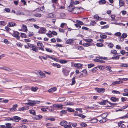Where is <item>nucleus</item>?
Returning <instances> with one entry per match:
<instances>
[{"label":"nucleus","mask_w":128,"mask_h":128,"mask_svg":"<svg viewBox=\"0 0 128 128\" xmlns=\"http://www.w3.org/2000/svg\"><path fill=\"white\" fill-rule=\"evenodd\" d=\"M52 65L54 66H56L58 68H60L61 67L60 65L57 63H54Z\"/></svg>","instance_id":"25"},{"label":"nucleus","mask_w":128,"mask_h":128,"mask_svg":"<svg viewBox=\"0 0 128 128\" xmlns=\"http://www.w3.org/2000/svg\"><path fill=\"white\" fill-rule=\"evenodd\" d=\"M5 124L6 125V126H5L4 125H0V127L2 128H8V124L6 123Z\"/></svg>","instance_id":"55"},{"label":"nucleus","mask_w":128,"mask_h":128,"mask_svg":"<svg viewBox=\"0 0 128 128\" xmlns=\"http://www.w3.org/2000/svg\"><path fill=\"white\" fill-rule=\"evenodd\" d=\"M108 102V101L106 100H103L101 102H99V104L101 105H104L106 104V103Z\"/></svg>","instance_id":"17"},{"label":"nucleus","mask_w":128,"mask_h":128,"mask_svg":"<svg viewBox=\"0 0 128 128\" xmlns=\"http://www.w3.org/2000/svg\"><path fill=\"white\" fill-rule=\"evenodd\" d=\"M81 126L82 127H86L87 126V124L84 122H82L80 124Z\"/></svg>","instance_id":"50"},{"label":"nucleus","mask_w":128,"mask_h":128,"mask_svg":"<svg viewBox=\"0 0 128 128\" xmlns=\"http://www.w3.org/2000/svg\"><path fill=\"white\" fill-rule=\"evenodd\" d=\"M120 56V55L119 56H116L113 57L112 58V59H115V60H116V59H118L119 58V56Z\"/></svg>","instance_id":"53"},{"label":"nucleus","mask_w":128,"mask_h":128,"mask_svg":"<svg viewBox=\"0 0 128 128\" xmlns=\"http://www.w3.org/2000/svg\"><path fill=\"white\" fill-rule=\"evenodd\" d=\"M94 18L95 19L99 20L100 17L97 14H96L94 16Z\"/></svg>","instance_id":"56"},{"label":"nucleus","mask_w":128,"mask_h":128,"mask_svg":"<svg viewBox=\"0 0 128 128\" xmlns=\"http://www.w3.org/2000/svg\"><path fill=\"white\" fill-rule=\"evenodd\" d=\"M38 88L36 87L33 86L31 88V90L34 92L38 90Z\"/></svg>","instance_id":"34"},{"label":"nucleus","mask_w":128,"mask_h":128,"mask_svg":"<svg viewBox=\"0 0 128 128\" xmlns=\"http://www.w3.org/2000/svg\"><path fill=\"white\" fill-rule=\"evenodd\" d=\"M74 66L75 67H77L78 68H80L82 67V64L80 63L75 64H74Z\"/></svg>","instance_id":"21"},{"label":"nucleus","mask_w":128,"mask_h":128,"mask_svg":"<svg viewBox=\"0 0 128 128\" xmlns=\"http://www.w3.org/2000/svg\"><path fill=\"white\" fill-rule=\"evenodd\" d=\"M60 125L62 126H64L68 124V122L64 120H63L60 122Z\"/></svg>","instance_id":"16"},{"label":"nucleus","mask_w":128,"mask_h":128,"mask_svg":"<svg viewBox=\"0 0 128 128\" xmlns=\"http://www.w3.org/2000/svg\"><path fill=\"white\" fill-rule=\"evenodd\" d=\"M81 8L80 7H74L72 12L73 13L77 14L78 13V11H79Z\"/></svg>","instance_id":"4"},{"label":"nucleus","mask_w":128,"mask_h":128,"mask_svg":"<svg viewBox=\"0 0 128 128\" xmlns=\"http://www.w3.org/2000/svg\"><path fill=\"white\" fill-rule=\"evenodd\" d=\"M34 16L38 17H40L41 16V14H40L36 13L34 14Z\"/></svg>","instance_id":"52"},{"label":"nucleus","mask_w":128,"mask_h":128,"mask_svg":"<svg viewBox=\"0 0 128 128\" xmlns=\"http://www.w3.org/2000/svg\"><path fill=\"white\" fill-rule=\"evenodd\" d=\"M83 40L88 43H92L91 42L92 41V40L90 38H83Z\"/></svg>","instance_id":"18"},{"label":"nucleus","mask_w":128,"mask_h":128,"mask_svg":"<svg viewBox=\"0 0 128 128\" xmlns=\"http://www.w3.org/2000/svg\"><path fill=\"white\" fill-rule=\"evenodd\" d=\"M21 36L22 38H25L26 37V34L24 33H21Z\"/></svg>","instance_id":"59"},{"label":"nucleus","mask_w":128,"mask_h":128,"mask_svg":"<svg viewBox=\"0 0 128 128\" xmlns=\"http://www.w3.org/2000/svg\"><path fill=\"white\" fill-rule=\"evenodd\" d=\"M76 24H80L81 25H83L84 24V23L82 22L79 20H76Z\"/></svg>","instance_id":"32"},{"label":"nucleus","mask_w":128,"mask_h":128,"mask_svg":"<svg viewBox=\"0 0 128 128\" xmlns=\"http://www.w3.org/2000/svg\"><path fill=\"white\" fill-rule=\"evenodd\" d=\"M119 3L120 6H122L124 5V2L122 0H120Z\"/></svg>","instance_id":"42"},{"label":"nucleus","mask_w":128,"mask_h":128,"mask_svg":"<svg viewBox=\"0 0 128 128\" xmlns=\"http://www.w3.org/2000/svg\"><path fill=\"white\" fill-rule=\"evenodd\" d=\"M94 44V43H88L86 42V43L83 44L82 45L85 47H87L93 45Z\"/></svg>","instance_id":"6"},{"label":"nucleus","mask_w":128,"mask_h":128,"mask_svg":"<svg viewBox=\"0 0 128 128\" xmlns=\"http://www.w3.org/2000/svg\"><path fill=\"white\" fill-rule=\"evenodd\" d=\"M74 116H78L80 117L83 118H84L86 117L85 116L82 114H74Z\"/></svg>","instance_id":"33"},{"label":"nucleus","mask_w":128,"mask_h":128,"mask_svg":"<svg viewBox=\"0 0 128 128\" xmlns=\"http://www.w3.org/2000/svg\"><path fill=\"white\" fill-rule=\"evenodd\" d=\"M74 41L72 39H69L66 42V44H72L74 43Z\"/></svg>","instance_id":"8"},{"label":"nucleus","mask_w":128,"mask_h":128,"mask_svg":"<svg viewBox=\"0 0 128 128\" xmlns=\"http://www.w3.org/2000/svg\"><path fill=\"white\" fill-rule=\"evenodd\" d=\"M16 14L17 15H24V13L23 12H21L20 11H18L16 12Z\"/></svg>","instance_id":"26"},{"label":"nucleus","mask_w":128,"mask_h":128,"mask_svg":"<svg viewBox=\"0 0 128 128\" xmlns=\"http://www.w3.org/2000/svg\"><path fill=\"white\" fill-rule=\"evenodd\" d=\"M62 72L65 76H67L69 75L70 70L68 68L66 67L62 69Z\"/></svg>","instance_id":"3"},{"label":"nucleus","mask_w":128,"mask_h":128,"mask_svg":"<svg viewBox=\"0 0 128 128\" xmlns=\"http://www.w3.org/2000/svg\"><path fill=\"white\" fill-rule=\"evenodd\" d=\"M121 34L120 32H116L114 34V35L115 36H121Z\"/></svg>","instance_id":"57"},{"label":"nucleus","mask_w":128,"mask_h":128,"mask_svg":"<svg viewBox=\"0 0 128 128\" xmlns=\"http://www.w3.org/2000/svg\"><path fill=\"white\" fill-rule=\"evenodd\" d=\"M46 51L47 52H52V51L51 50H50L49 48H46Z\"/></svg>","instance_id":"60"},{"label":"nucleus","mask_w":128,"mask_h":128,"mask_svg":"<svg viewBox=\"0 0 128 128\" xmlns=\"http://www.w3.org/2000/svg\"><path fill=\"white\" fill-rule=\"evenodd\" d=\"M25 105H27L30 106H33L34 105V102H30L28 103H26L25 104Z\"/></svg>","instance_id":"39"},{"label":"nucleus","mask_w":128,"mask_h":128,"mask_svg":"<svg viewBox=\"0 0 128 128\" xmlns=\"http://www.w3.org/2000/svg\"><path fill=\"white\" fill-rule=\"evenodd\" d=\"M106 3V1L105 0H101L99 1V3L100 4H103Z\"/></svg>","instance_id":"24"},{"label":"nucleus","mask_w":128,"mask_h":128,"mask_svg":"<svg viewBox=\"0 0 128 128\" xmlns=\"http://www.w3.org/2000/svg\"><path fill=\"white\" fill-rule=\"evenodd\" d=\"M74 104L72 102H66V105H73Z\"/></svg>","instance_id":"47"},{"label":"nucleus","mask_w":128,"mask_h":128,"mask_svg":"<svg viewBox=\"0 0 128 128\" xmlns=\"http://www.w3.org/2000/svg\"><path fill=\"white\" fill-rule=\"evenodd\" d=\"M29 109L28 107H27V108H25V107H23L22 108H20L19 109V110L20 111H22L24 110H28Z\"/></svg>","instance_id":"37"},{"label":"nucleus","mask_w":128,"mask_h":128,"mask_svg":"<svg viewBox=\"0 0 128 128\" xmlns=\"http://www.w3.org/2000/svg\"><path fill=\"white\" fill-rule=\"evenodd\" d=\"M98 120L96 118L93 119L91 120V122L92 123H96L98 122Z\"/></svg>","instance_id":"44"},{"label":"nucleus","mask_w":128,"mask_h":128,"mask_svg":"<svg viewBox=\"0 0 128 128\" xmlns=\"http://www.w3.org/2000/svg\"><path fill=\"white\" fill-rule=\"evenodd\" d=\"M32 48V50L36 52H38V47L35 46H33Z\"/></svg>","instance_id":"23"},{"label":"nucleus","mask_w":128,"mask_h":128,"mask_svg":"<svg viewBox=\"0 0 128 128\" xmlns=\"http://www.w3.org/2000/svg\"><path fill=\"white\" fill-rule=\"evenodd\" d=\"M57 90V88L56 87H53L51 88L48 90V92H53Z\"/></svg>","instance_id":"11"},{"label":"nucleus","mask_w":128,"mask_h":128,"mask_svg":"<svg viewBox=\"0 0 128 128\" xmlns=\"http://www.w3.org/2000/svg\"><path fill=\"white\" fill-rule=\"evenodd\" d=\"M76 48L77 50H81L84 49L83 47L82 46H78L76 47Z\"/></svg>","instance_id":"35"},{"label":"nucleus","mask_w":128,"mask_h":128,"mask_svg":"<svg viewBox=\"0 0 128 128\" xmlns=\"http://www.w3.org/2000/svg\"><path fill=\"white\" fill-rule=\"evenodd\" d=\"M100 37L102 39H105L107 37V36L105 35L101 34L100 35Z\"/></svg>","instance_id":"43"},{"label":"nucleus","mask_w":128,"mask_h":128,"mask_svg":"<svg viewBox=\"0 0 128 128\" xmlns=\"http://www.w3.org/2000/svg\"><path fill=\"white\" fill-rule=\"evenodd\" d=\"M112 92L114 94H120V92H119L116 90H113L112 91Z\"/></svg>","instance_id":"58"},{"label":"nucleus","mask_w":128,"mask_h":128,"mask_svg":"<svg viewBox=\"0 0 128 128\" xmlns=\"http://www.w3.org/2000/svg\"><path fill=\"white\" fill-rule=\"evenodd\" d=\"M98 67H96L94 68H93L90 71V72H95L96 70H98Z\"/></svg>","instance_id":"30"},{"label":"nucleus","mask_w":128,"mask_h":128,"mask_svg":"<svg viewBox=\"0 0 128 128\" xmlns=\"http://www.w3.org/2000/svg\"><path fill=\"white\" fill-rule=\"evenodd\" d=\"M30 113L33 115H35L36 114L35 111L33 110H29Z\"/></svg>","instance_id":"29"},{"label":"nucleus","mask_w":128,"mask_h":128,"mask_svg":"<svg viewBox=\"0 0 128 128\" xmlns=\"http://www.w3.org/2000/svg\"><path fill=\"white\" fill-rule=\"evenodd\" d=\"M111 53L115 55H116L117 54V51L114 50H111Z\"/></svg>","instance_id":"38"},{"label":"nucleus","mask_w":128,"mask_h":128,"mask_svg":"<svg viewBox=\"0 0 128 128\" xmlns=\"http://www.w3.org/2000/svg\"><path fill=\"white\" fill-rule=\"evenodd\" d=\"M121 82L120 81L114 82L112 83V84L113 85H115L116 84H119L122 83V81L121 82Z\"/></svg>","instance_id":"22"},{"label":"nucleus","mask_w":128,"mask_h":128,"mask_svg":"<svg viewBox=\"0 0 128 128\" xmlns=\"http://www.w3.org/2000/svg\"><path fill=\"white\" fill-rule=\"evenodd\" d=\"M94 65L93 64H88V68H90L94 66Z\"/></svg>","instance_id":"49"},{"label":"nucleus","mask_w":128,"mask_h":128,"mask_svg":"<svg viewBox=\"0 0 128 128\" xmlns=\"http://www.w3.org/2000/svg\"><path fill=\"white\" fill-rule=\"evenodd\" d=\"M55 16V15L52 13L48 14L47 16V17L49 18H53Z\"/></svg>","instance_id":"10"},{"label":"nucleus","mask_w":128,"mask_h":128,"mask_svg":"<svg viewBox=\"0 0 128 128\" xmlns=\"http://www.w3.org/2000/svg\"><path fill=\"white\" fill-rule=\"evenodd\" d=\"M111 100L113 102H116L117 100V99L114 97H111Z\"/></svg>","instance_id":"48"},{"label":"nucleus","mask_w":128,"mask_h":128,"mask_svg":"<svg viewBox=\"0 0 128 128\" xmlns=\"http://www.w3.org/2000/svg\"><path fill=\"white\" fill-rule=\"evenodd\" d=\"M8 32L16 38L17 39L20 38V33L19 32H18L14 31V30H12L10 28H8Z\"/></svg>","instance_id":"1"},{"label":"nucleus","mask_w":128,"mask_h":128,"mask_svg":"<svg viewBox=\"0 0 128 128\" xmlns=\"http://www.w3.org/2000/svg\"><path fill=\"white\" fill-rule=\"evenodd\" d=\"M37 45L38 46L42 47L43 44L41 42H39L37 43Z\"/></svg>","instance_id":"54"},{"label":"nucleus","mask_w":128,"mask_h":128,"mask_svg":"<svg viewBox=\"0 0 128 128\" xmlns=\"http://www.w3.org/2000/svg\"><path fill=\"white\" fill-rule=\"evenodd\" d=\"M62 105L60 104H54L53 105V106L54 107H57L61 109L62 108Z\"/></svg>","instance_id":"14"},{"label":"nucleus","mask_w":128,"mask_h":128,"mask_svg":"<svg viewBox=\"0 0 128 128\" xmlns=\"http://www.w3.org/2000/svg\"><path fill=\"white\" fill-rule=\"evenodd\" d=\"M67 108V110H66L69 112H74V110L72 109L71 108Z\"/></svg>","instance_id":"40"},{"label":"nucleus","mask_w":128,"mask_h":128,"mask_svg":"<svg viewBox=\"0 0 128 128\" xmlns=\"http://www.w3.org/2000/svg\"><path fill=\"white\" fill-rule=\"evenodd\" d=\"M127 36V35L125 33H123L122 34L121 36L120 37V40L122 38H126Z\"/></svg>","instance_id":"20"},{"label":"nucleus","mask_w":128,"mask_h":128,"mask_svg":"<svg viewBox=\"0 0 128 128\" xmlns=\"http://www.w3.org/2000/svg\"><path fill=\"white\" fill-rule=\"evenodd\" d=\"M75 78L74 77H73L72 78V84H71L72 85L76 83V81L75 80Z\"/></svg>","instance_id":"41"},{"label":"nucleus","mask_w":128,"mask_h":128,"mask_svg":"<svg viewBox=\"0 0 128 128\" xmlns=\"http://www.w3.org/2000/svg\"><path fill=\"white\" fill-rule=\"evenodd\" d=\"M128 118V113L124 116H122L121 117L122 118Z\"/></svg>","instance_id":"61"},{"label":"nucleus","mask_w":128,"mask_h":128,"mask_svg":"<svg viewBox=\"0 0 128 128\" xmlns=\"http://www.w3.org/2000/svg\"><path fill=\"white\" fill-rule=\"evenodd\" d=\"M108 114L106 113H105L102 114L100 116H101L102 119L100 120L99 121L100 123H104L107 120V118H106L108 116Z\"/></svg>","instance_id":"2"},{"label":"nucleus","mask_w":128,"mask_h":128,"mask_svg":"<svg viewBox=\"0 0 128 128\" xmlns=\"http://www.w3.org/2000/svg\"><path fill=\"white\" fill-rule=\"evenodd\" d=\"M96 23V22L94 20L90 22V24L92 26L94 25Z\"/></svg>","instance_id":"62"},{"label":"nucleus","mask_w":128,"mask_h":128,"mask_svg":"<svg viewBox=\"0 0 128 128\" xmlns=\"http://www.w3.org/2000/svg\"><path fill=\"white\" fill-rule=\"evenodd\" d=\"M18 128H27V127L24 124H22L21 126Z\"/></svg>","instance_id":"63"},{"label":"nucleus","mask_w":128,"mask_h":128,"mask_svg":"<svg viewBox=\"0 0 128 128\" xmlns=\"http://www.w3.org/2000/svg\"><path fill=\"white\" fill-rule=\"evenodd\" d=\"M22 28L24 30V32L26 31L27 30V28L26 26L24 24L22 26Z\"/></svg>","instance_id":"51"},{"label":"nucleus","mask_w":128,"mask_h":128,"mask_svg":"<svg viewBox=\"0 0 128 128\" xmlns=\"http://www.w3.org/2000/svg\"><path fill=\"white\" fill-rule=\"evenodd\" d=\"M65 100V98L64 97H60L58 98L57 101L58 102H62L64 101Z\"/></svg>","instance_id":"19"},{"label":"nucleus","mask_w":128,"mask_h":128,"mask_svg":"<svg viewBox=\"0 0 128 128\" xmlns=\"http://www.w3.org/2000/svg\"><path fill=\"white\" fill-rule=\"evenodd\" d=\"M38 73L40 74L41 78H44L46 76L45 74L44 73H43L42 72L40 71L38 72Z\"/></svg>","instance_id":"12"},{"label":"nucleus","mask_w":128,"mask_h":128,"mask_svg":"<svg viewBox=\"0 0 128 128\" xmlns=\"http://www.w3.org/2000/svg\"><path fill=\"white\" fill-rule=\"evenodd\" d=\"M68 61L65 60H60V62L61 64H66Z\"/></svg>","instance_id":"27"},{"label":"nucleus","mask_w":128,"mask_h":128,"mask_svg":"<svg viewBox=\"0 0 128 128\" xmlns=\"http://www.w3.org/2000/svg\"><path fill=\"white\" fill-rule=\"evenodd\" d=\"M16 24L14 22H11L8 23V26L12 27L15 26Z\"/></svg>","instance_id":"31"},{"label":"nucleus","mask_w":128,"mask_h":128,"mask_svg":"<svg viewBox=\"0 0 128 128\" xmlns=\"http://www.w3.org/2000/svg\"><path fill=\"white\" fill-rule=\"evenodd\" d=\"M74 7L73 4H70L68 7V10L70 12H72Z\"/></svg>","instance_id":"7"},{"label":"nucleus","mask_w":128,"mask_h":128,"mask_svg":"<svg viewBox=\"0 0 128 128\" xmlns=\"http://www.w3.org/2000/svg\"><path fill=\"white\" fill-rule=\"evenodd\" d=\"M96 89L97 90V92L100 93L104 92L105 91V90L104 88H97Z\"/></svg>","instance_id":"13"},{"label":"nucleus","mask_w":128,"mask_h":128,"mask_svg":"<svg viewBox=\"0 0 128 128\" xmlns=\"http://www.w3.org/2000/svg\"><path fill=\"white\" fill-rule=\"evenodd\" d=\"M96 45L98 47H102L103 46L104 44L102 43H98L96 44Z\"/></svg>","instance_id":"46"},{"label":"nucleus","mask_w":128,"mask_h":128,"mask_svg":"<svg viewBox=\"0 0 128 128\" xmlns=\"http://www.w3.org/2000/svg\"><path fill=\"white\" fill-rule=\"evenodd\" d=\"M42 116H35L33 117V118L35 120H40L42 118Z\"/></svg>","instance_id":"9"},{"label":"nucleus","mask_w":128,"mask_h":128,"mask_svg":"<svg viewBox=\"0 0 128 128\" xmlns=\"http://www.w3.org/2000/svg\"><path fill=\"white\" fill-rule=\"evenodd\" d=\"M31 102H34V105L36 104H38L40 103V101L37 100H32Z\"/></svg>","instance_id":"36"},{"label":"nucleus","mask_w":128,"mask_h":128,"mask_svg":"<svg viewBox=\"0 0 128 128\" xmlns=\"http://www.w3.org/2000/svg\"><path fill=\"white\" fill-rule=\"evenodd\" d=\"M66 128H72V127L71 125H66L64 126Z\"/></svg>","instance_id":"64"},{"label":"nucleus","mask_w":128,"mask_h":128,"mask_svg":"<svg viewBox=\"0 0 128 128\" xmlns=\"http://www.w3.org/2000/svg\"><path fill=\"white\" fill-rule=\"evenodd\" d=\"M13 118V119H14V120H15L16 122H18L19 120H20L21 119L20 117L17 116H14Z\"/></svg>","instance_id":"15"},{"label":"nucleus","mask_w":128,"mask_h":128,"mask_svg":"<svg viewBox=\"0 0 128 128\" xmlns=\"http://www.w3.org/2000/svg\"><path fill=\"white\" fill-rule=\"evenodd\" d=\"M118 126L119 127L122 128H124V124L120 122L118 123Z\"/></svg>","instance_id":"45"},{"label":"nucleus","mask_w":128,"mask_h":128,"mask_svg":"<svg viewBox=\"0 0 128 128\" xmlns=\"http://www.w3.org/2000/svg\"><path fill=\"white\" fill-rule=\"evenodd\" d=\"M46 30L45 28L43 27L41 28L39 30L38 32L39 34H44L46 33Z\"/></svg>","instance_id":"5"},{"label":"nucleus","mask_w":128,"mask_h":128,"mask_svg":"<svg viewBox=\"0 0 128 128\" xmlns=\"http://www.w3.org/2000/svg\"><path fill=\"white\" fill-rule=\"evenodd\" d=\"M26 21L27 22H35L36 21V20L34 18H32L27 19Z\"/></svg>","instance_id":"28"}]
</instances>
